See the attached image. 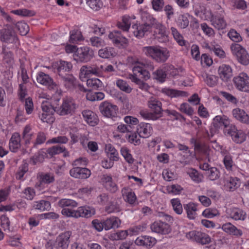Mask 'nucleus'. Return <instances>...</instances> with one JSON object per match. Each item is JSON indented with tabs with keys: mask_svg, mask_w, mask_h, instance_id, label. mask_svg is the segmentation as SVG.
Segmentation results:
<instances>
[{
	"mask_svg": "<svg viewBox=\"0 0 249 249\" xmlns=\"http://www.w3.org/2000/svg\"><path fill=\"white\" fill-rule=\"evenodd\" d=\"M108 37L112 40L113 43L116 45H120L123 46L124 45H126L128 44L127 39L122 36L119 37L115 35L114 36L113 34H109Z\"/></svg>",
	"mask_w": 249,
	"mask_h": 249,
	"instance_id": "31",
	"label": "nucleus"
},
{
	"mask_svg": "<svg viewBox=\"0 0 249 249\" xmlns=\"http://www.w3.org/2000/svg\"><path fill=\"white\" fill-rule=\"evenodd\" d=\"M129 78L132 82L138 85L139 88L142 89L147 90L149 88V86L147 84L143 82L138 78V75H136V74H129Z\"/></svg>",
	"mask_w": 249,
	"mask_h": 249,
	"instance_id": "30",
	"label": "nucleus"
},
{
	"mask_svg": "<svg viewBox=\"0 0 249 249\" xmlns=\"http://www.w3.org/2000/svg\"><path fill=\"white\" fill-rule=\"evenodd\" d=\"M36 80L39 83L47 86L50 89H54L56 86V84L53 82V79L48 74L43 72L38 73Z\"/></svg>",
	"mask_w": 249,
	"mask_h": 249,
	"instance_id": "18",
	"label": "nucleus"
},
{
	"mask_svg": "<svg viewBox=\"0 0 249 249\" xmlns=\"http://www.w3.org/2000/svg\"><path fill=\"white\" fill-rule=\"evenodd\" d=\"M148 106L152 111L149 112L147 110H142L140 112L141 116L145 119L156 120L162 116L161 103L157 99L151 97L148 102Z\"/></svg>",
	"mask_w": 249,
	"mask_h": 249,
	"instance_id": "2",
	"label": "nucleus"
},
{
	"mask_svg": "<svg viewBox=\"0 0 249 249\" xmlns=\"http://www.w3.org/2000/svg\"><path fill=\"white\" fill-rule=\"evenodd\" d=\"M179 110L181 112H183L189 116L192 115L194 113L193 108L191 107L188 103H183L181 104L179 107Z\"/></svg>",
	"mask_w": 249,
	"mask_h": 249,
	"instance_id": "59",
	"label": "nucleus"
},
{
	"mask_svg": "<svg viewBox=\"0 0 249 249\" xmlns=\"http://www.w3.org/2000/svg\"><path fill=\"white\" fill-rule=\"evenodd\" d=\"M59 76L61 77L65 86L67 88H72L75 86L76 79L72 74L66 73L61 74Z\"/></svg>",
	"mask_w": 249,
	"mask_h": 249,
	"instance_id": "27",
	"label": "nucleus"
},
{
	"mask_svg": "<svg viewBox=\"0 0 249 249\" xmlns=\"http://www.w3.org/2000/svg\"><path fill=\"white\" fill-rule=\"evenodd\" d=\"M186 236L202 245L209 244L211 241V238L209 235L201 231H192L187 233Z\"/></svg>",
	"mask_w": 249,
	"mask_h": 249,
	"instance_id": "14",
	"label": "nucleus"
},
{
	"mask_svg": "<svg viewBox=\"0 0 249 249\" xmlns=\"http://www.w3.org/2000/svg\"><path fill=\"white\" fill-rule=\"evenodd\" d=\"M171 30L174 39L177 41L178 43L181 46H185V41L184 40L182 36L178 31L177 29L174 27H172Z\"/></svg>",
	"mask_w": 249,
	"mask_h": 249,
	"instance_id": "37",
	"label": "nucleus"
},
{
	"mask_svg": "<svg viewBox=\"0 0 249 249\" xmlns=\"http://www.w3.org/2000/svg\"><path fill=\"white\" fill-rule=\"evenodd\" d=\"M115 52L112 48H105L99 50L98 54L103 58H109L115 55Z\"/></svg>",
	"mask_w": 249,
	"mask_h": 249,
	"instance_id": "32",
	"label": "nucleus"
},
{
	"mask_svg": "<svg viewBox=\"0 0 249 249\" xmlns=\"http://www.w3.org/2000/svg\"><path fill=\"white\" fill-rule=\"evenodd\" d=\"M213 26L218 30L223 29L226 27V23L223 18L215 17L212 20Z\"/></svg>",
	"mask_w": 249,
	"mask_h": 249,
	"instance_id": "35",
	"label": "nucleus"
},
{
	"mask_svg": "<svg viewBox=\"0 0 249 249\" xmlns=\"http://www.w3.org/2000/svg\"><path fill=\"white\" fill-rule=\"evenodd\" d=\"M72 65L70 62L65 61H60L59 64L57 68V71L59 75L67 73L66 72L70 71L72 69Z\"/></svg>",
	"mask_w": 249,
	"mask_h": 249,
	"instance_id": "28",
	"label": "nucleus"
},
{
	"mask_svg": "<svg viewBox=\"0 0 249 249\" xmlns=\"http://www.w3.org/2000/svg\"><path fill=\"white\" fill-rule=\"evenodd\" d=\"M152 232L162 235L168 234L171 231V228L169 224L160 220L153 223L150 226Z\"/></svg>",
	"mask_w": 249,
	"mask_h": 249,
	"instance_id": "13",
	"label": "nucleus"
},
{
	"mask_svg": "<svg viewBox=\"0 0 249 249\" xmlns=\"http://www.w3.org/2000/svg\"><path fill=\"white\" fill-rule=\"evenodd\" d=\"M70 174L76 178L87 179L90 177L91 172L87 168L75 167L70 170Z\"/></svg>",
	"mask_w": 249,
	"mask_h": 249,
	"instance_id": "16",
	"label": "nucleus"
},
{
	"mask_svg": "<svg viewBox=\"0 0 249 249\" xmlns=\"http://www.w3.org/2000/svg\"><path fill=\"white\" fill-rule=\"evenodd\" d=\"M95 211L89 207H79L77 210L70 208L63 209L61 213L63 215L78 218L79 217H90L94 214Z\"/></svg>",
	"mask_w": 249,
	"mask_h": 249,
	"instance_id": "4",
	"label": "nucleus"
},
{
	"mask_svg": "<svg viewBox=\"0 0 249 249\" xmlns=\"http://www.w3.org/2000/svg\"><path fill=\"white\" fill-rule=\"evenodd\" d=\"M20 136L18 133H14L10 140L9 148L10 150L15 152L20 146Z\"/></svg>",
	"mask_w": 249,
	"mask_h": 249,
	"instance_id": "24",
	"label": "nucleus"
},
{
	"mask_svg": "<svg viewBox=\"0 0 249 249\" xmlns=\"http://www.w3.org/2000/svg\"><path fill=\"white\" fill-rule=\"evenodd\" d=\"M226 212L231 218L235 220L244 221L246 218V212L238 208L227 209Z\"/></svg>",
	"mask_w": 249,
	"mask_h": 249,
	"instance_id": "20",
	"label": "nucleus"
},
{
	"mask_svg": "<svg viewBox=\"0 0 249 249\" xmlns=\"http://www.w3.org/2000/svg\"><path fill=\"white\" fill-rule=\"evenodd\" d=\"M71 232L67 231L60 234L56 239L54 246L56 249H67Z\"/></svg>",
	"mask_w": 249,
	"mask_h": 249,
	"instance_id": "15",
	"label": "nucleus"
},
{
	"mask_svg": "<svg viewBox=\"0 0 249 249\" xmlns=\"http://www.w3.org/2000/svg\"><path fill=\"white\" fill-rule=\"evenodd\" d=\"M103 71V66L102 65H93L92 66H83L80 69L81 77H89L91 75L99 76Z\"/></svg>",
	"mask_w": 249,
	"mask_h": 249,
	"instance_id": "11",
	"label": "nucleus"
},
{
	"mask_svg": "<svg viewBox=\"0 0 249 249\" xmlns=\"http://www.w3.org/2000/svg\"><path fill=\"white\" fill-rule=\"evenodd\" d=\"M231 49L240 63L245 66L249 64V55L241 45L237 43L232 44Z\"/></svg>",
	"mask_w": 249,
	"mask_h": 249,
	"instance_id": "7",
	"label": "nucleus"
},
{
	"mask_svg": "<svg viewBox=\"0 0 249 249\" xmlns=\"http://www.w3.org/2000/svg\"><path fill=\"white\" fill-rule=\"evenodd\" d=\"M116 85L121 90L126 93H129L132 90V89L127 84L126 82L124 80L121 79L118 80L116 81Z\"/></svg>",
	"mask_w": 249,
	"mask_h": 249,
	"instance_id": "50",
	"label": "nucleus"
},
{
	"mask_svg": "<svg viewBox=\"0 0 249 249\" xmlns=\"http://www.w3.org/2000/svg\"><path fill=\"white\" fill-rule=\"evenodd\" d=\"M40 181L41 183L50 184L54 182V177L51 173L42 174L40 176Z\"/></svg>",
	"mask_w": 249,
	"mask_h": 249,
	"instance_id": "43",
	"label": "nucleus"
},
{
	"mask_svg": "<svg viewBox=\"0 0 249 249\" xmlns=\"http://www.w3.org/2000/svg\"><path fill=\"white\" fill-rule=\"evenodd\" d=\"M99 109L101 113L104 117L111 118L114 120H117L119 118V117L117 116L118 108L116 105L105 101L100 104Z\"/></svg>",
	"mask_w": 249,
	"mask_h": 249,
	"instance_id": "8",
	"label": "nucleus"
},
{
	"mask_svg": "<svg viewBox=\"0 0 249 249\" xmlns=\"http://www.w3.org/2000/svg\"><path fill=\"white\" fill-rule=\"evenodd\" d=\"M128 234V231H121L110 234L109 236V238L112 240H122L125 238Z\"/></svg>",
	"mask_w": 249,
	"mask_h": 249,
	"instance_id": "39",
	"label": "nucleus"
},
{
	"mask_svg": "<svg viewBox=\"0 0 249 249\" xmlns=\"http://www.w3.org/2000/svg\"><path fill=\"white\" fill-rule=\"evenodd\" d=\"M28 171V164L27 162L23 163L18 168L16 174V178L20 179Z\"/></svg>",
	"mask_w": 249,
	"mask_h": 249,
	"instance_id": "54",
	"label": "nucleus"
},
{
	"mask_svg": "<svg viewBox=\"0 0 249 249\" xmlns=\"http://www.w3.org/2000/svg\"><path fill=\"white\" fill-rule=\"evenodd\" d=\"M145 54L158 63H164L169 58V52L165 48L159 46H147L143 48Z\"/></svg>",
	"mask_w": 249,
	"mask_h": 249,
	"instance_id": "3",
	"label": "nucleus"
},
{
	"mask_svg": "<svg viewBox=\"0 0 249 249\" xmlns=\"http://www.w3.org/2000/svg\"><path fill=\"white\" fill-rule=\"evenodd\" d=\"M94 56L93 51L89 47L77 48L74 59L83 63L89 61Z\"/></svg>",
	"mask_w": 249,
	"mask_h": 249,
	"instance_id": "10",
	"label": "nucleus"
},
{
	"mask_svg": "<svg viewBox=\"0 0 249 249\" xmlns=\"http://www.w3.org/2000/svg\"><path fill=\"white\" fill-rule=\"evenodd\" d=\"M90 41L92 46L100 47L105 45L104 41L97 36H94L90 38Z\"/></svg>",
	"mask_w": 249,
	"mask_h": 249,
	"instance_id": "61",
	"label": "nucleus"
},
{
	"mask_svg": "<svg viewBox=\"0 0 249 249\" xmlns=\"http://www.w3.org/2000/svg\"><path fill=\"white\" fill-rule=\"evenodd\" d=\"M154 78L162 83L165 81L167 74L165 73L163 69H158L153 73Z\"/></svg>",
	"mask_w": 249,
	"mask_h": 249,
	"instance_id": "48",
	"label": "nucleus"
},
{
	"mask_svg": "<svg viewBox=\"0 0 249 249\" xmlns=\"http://www.w3.org/2000/svg\"><path fill=\"white\" fill-rule=\"evenodd\" d=\"M218 75L220 78L224 82H228L231 80L232 76V70L231 66L226 64H222L219 67L218 70Z\"/></svg>",
	"mask_w": 249,
	"mask_h": 249,
	"instance_id": "17",
	"label": "nucleus"
},
{
	"mask_svg": "<svg viewBox=\"0 0 249 249\" xmlns=\"http://www.w3.org/2000/svg\"><path fill=\"white\" fill-rule=\"evenodd\" d=\"M138 65L135 66L133 68V74L138 75V77H141L146 80L150 78V74L148 70H153L154 66L150 61L142 60L138 62Z\"/></svg>",
	"mask_w": 249,
	"mask_h": 249,
	"instance_id": "5",
	"label": "nucleus"
},
{
	"mask_svg": "<svg viewBox=\"0 0 249 249\" xmlns=\"http://www.w3.org/2000/svg\"><path fill=\"white\" fill-rule=\"evenodd\" d=\"M183 207L185 210L187 217L190 219H194L196 215V205L194 203H189L184 204Z\"/></svg>",
	"mask_w": 249,
	"mask_h": 249,
	"instance_id": "26",
	"label": "nucleus"
},
{
	"mask_svg": "<svg viewBox=\"0 0 249 249\" xmlns=\"http://www.w3.org/2000/svg\"><path fill=\"white\" fill-rule=\"evenodd\" d=\"M12 12L16 15L22 16L23 17H32L35 15V13L33 11L27 10L26 9H21L13 10Z\"/></svg>",
	"mask_w": 249,
	"mask_h": 249,
	"instance_id": "52",
	"label": "nucleus"
},
{
	"mask_svg": "<svg viewBox=\"0 0 249 249\" xmlns=\"http://www.w3.org/2000/svg\"><path fill=\"white\" fill-rule=\"evenodd\" d=\"M222 228L224 231L230 234L235 236H241L242 235V231L237 229L231 223H227L223 224Z\"/></svg>",
	"mask_w": 249,
	"mask_h": 249,
	"instance_id": "25",
	"label": "nucleus"
},
{
	"mask_svg": "<svg viewBox=\"0 0 249 249\" xmlns=\"http://www.w3.org/2000/svg\"><path fill=\"white\" fill-rule=\"evenodd\" d=\"M104 223L105 230L107 231L118 228L121 224V220L117 217L112 216L104 220Z\"/></svg>",
	"mask_w": 249,
	"mask_h": 249,
	"instance_id": "23",
	"label": "nucleus"
},
{
	"mask_svg": "<svg viewBox=\"0 0 249 249\" xmlns=\"http://www.w3.org/2000/svg\"><path fill=\"white\" fill-rule=\"evenodd\" d=\"M105 210L108 213L119 212L121 211L120 205L116 202H110L109 205L105 207Z\"/></svg>",
	"mask_w": 249,
	"mask_h": 249,
	"instance_id": "47",
	"label": "nucleus"
},
{
	"mask_svg": "<svg viewBox=\"0 0 249 249\" xmlns=\"http://www.w3.org/2000/svg\"><path fill=\"white\" fill-rule=\"evenodd\" d=\"M82 35L78 30H73L71 32L69 41L71 43H77L78 41L82 40Z\"/></svg>",
	"mask_w": 249,
	"mask_h": 249,
	"instance_id": "45",
	"label": "nucleus"
},
{
	"mask_svg": "<svg viewBox=\"0 0 249 249\" xmlns=\"http://www.w3.org/2000/svg\"><path fill=\"white\" fill-rule=\"evenodd\" d=\"M122 156L129 163H132L134 162V159L132 155L130 154L129 150L125 147H122L121 150Z\"/></svg>",
	"mask_w": 249,
	"mask_h": 249,
	"instance_id": "60",
	"label": "nucleus"
},
{
	"mask_svg": "<svg viewBox=\"0 0 249 249\" xmlns=\"http://www.w3.org/2000/svg\"><path fill=\"white\" fill-rule=\"evenodd\" d=\"M33 207L35 209L44 211L45 210H49L50 209L51 204L48 201L42 200L39 202H36Z\"/></svg>",
	"mask_w": 249,
	"mask_h": 249,
	"instance_id": "36",
	"label": "nucleus"
},
{
	"mask_svg": "<svg viewBox=\"0 0 249 249\" xmlns=\"http://www.w3.org/2000/svg\"><path fill=\"white\" fill-rule=\"evenodd\" d=\"M171 203L174 211L177 214H181L183 211V209L179 199L178 198L172 199L171 200Z\"/></svg>",
	"mask_w": 249,
	"mask_h": 249,
	"instance_id": "51",
	"label": "nucleus"
},
{
	"mask_svg": "<svg viewBox=\"0 0 249 249\" xmlns=\"http://www.w3.org/2000/svg\"><path fill=\"white\" fill-rule=\"evenodd\" d=\"M143 23L142 24H134L132 26L134 35L138 38L144 36L147 32H151L152 29L157 27L159 22L151 15L148 13H144L142 15Z\"/></svg>",
	"mask_w": 249,
	"mask_h": 249,
	"instance_id": "1",
	"label": "nucleus"
},
{
	"mask_svg": "<svg viewBox=\"0 0 249 249\" xmlns=\"http://www.w3.org/2000/svg\"><path fill=\"white\" fill-rule=\"evenodd\" d=\"M76 108V104L70 99H64L60 105H57L55 107L56 112L61 116L72 115Z\"/></svg>",
	"mask_w": 249,
	"mask_h": 249,
	"instance_id": "6",
	"label": "nucleus"
},
{
	"mask_svg": "<svg viewBox=\"0 0 249 249\" xmlns=\"http://www.w3.org/2000/svg\"><path fill=\"white\" fill-rule=\"evenodd\" d=\"M25 108L26 112L28 114H30L32 113L34 106L31 98L28 97L25 99Z\"/></svg>",
	"mask_w": 249,
	"mask_h": 249,
	"instance_id": "63",
	"label": "nucleus"
},
{
	"mask_svg": "<svg viewBox=\"0 0 249 249\" xmlns=\"http://www.w3.org/2000/svg\"><path fill=\"white\" fill-rule=\"evenodd\" d=\"M82 114L85 121L89 125L95 126L98 123L99 120L97 115L91 110H84L82 111Z\"/></svg>",
	"mask_w": 249,
	"mask_h": 249,
	"instance_id": "22",
	"label": "nucleus"
},
{
	"mask_svg": "<svg viewBox=\"0 0 249 249\" xmlns=\"http://www.w3.org/2000/svg\"><path fill=\"white\" fill-rule=\"evenodd\" d=\"M0 40L5 43L14 44L18 41V38L13 28L6 25L0 30Z\"/></svg>",
	"mask_w": 249,
	"mask_h": 249,
	"instance_id": "9",
	"label": "nucleus"
},
{
	"mask_svg": "<svg viewBox=\"0 0 249 249\" xmlns=\"http://www.w3.org/2000/svg\"><path fill=\"white\" fill-rule=\"evenodd\" d=\"M246 135L241 130H238L231 137L232 140L237 143H241L246 140Z\"/></svg>",
	"mask_w": 249,
	"mask_h": 249,
	"instance_id": "42",
	"label": "nucleus"
},
{
	"mask_svg": "<svg viewBox=\"0 0 249 249\" xmlns=\"http://www.w3.org/2000/svg\"><path fill=\"white\" fill-rule=\"evenodd\" d=\"M164 92L167 95L171 97L186 96L187 95V93L185 91L178 90L174 89H164Z\"/></svg>",
	"mask_w": 249,
	"mask_h": 249,
	"instance_id": "38",
	"label": "nucleus"
},
{
	"mask_svg": "<svg viewBox=\"0 0 249 249\" xmlns=\"http://www.w3.org/2000/svg\"><path fill=\"white\" fill-rule=\"evenodd\" d=\"M106 150L110 160L114 161L118 160V153L114 147L109 144L107 146Z\"/></svg>",
	"mask_w": 249,
	"mask_h": 249,
	"instance_id": "46",
	"label": "nucleus"
},
{
	"mask_svg": "<svg viewBox=\"0 0 249 249\" xmlns=\"http://www.w3.org/2000/svg\"><path fill=\"white\" fill-rule=\"evenodd\" d=\"M188 174L194 181L199 183L202 181L203 175L199 173L196 169H191L188 171Z\"/></svg>",
	"mask_w": 249,
	"mask_h": 249,
	"instance_id": "40",
	"label": "nucleus"
},
{
	"mask_svg": "<svg viewBox=\"0 0 249 249\" xmlns=\"http://www.w3.org/2000/svg\"><path fill=\"white\" fill-rule=\"evenodd\" d=\"M16 27L22 36H25L29 31V26L23 21H18L16 23Z\"/></svg>",
	"mask_w": 249,
	"mask_h": 249,
	"instance_id": "41",
	"label": "nucleus"
},
{
	"mask_svg": "<svg viewBox=\"0 0 249 249\" xmlns=\"http://www.w3.org/2000/svg\"><path fill=\"white\" fill-rule=\"evenodd\" d=\"M87 3L90 8L94 11L100 10L103 7V3L101 0H86Z\"/></svg>",
	"mask_w": 249,
	"mask_h": 249,
	"instance_id": "34",
	"label": "nucleus"
},
{
	"mask_svg": "<svg viewBox=\"0 0 249 249\" xmlns=\"http://www.w3.org/2000/svg\"><path fill=\"white\" fill-rule=\"evenodd\" d=\"M66 149L64 146H60L59 145L53 146L47 150V153L43 152L44 156H46L47 154H49L51 157H53V155L61 153L63 152H65Z\"/></svg>",
	"mask_w": 249,
	"mask_h": 249,
	"instance_id": "33",
	"label": "nucleus"
},
{
	"mask_svg": "<svg viewBox=\"0 0 249 249\" xmlns=\"http://www.w3.org/2000/svg\"><path fill=\"white\" fill-rule=\"evenodd\" d=\"M87 85L88 87L91 88L92 89H99L103 87V83L98 78H90L87 80Z\"/></svg>",
	"mask_w": 249,
	"mask_h": 249,
	"instance_id": "29",
	"label": "nucleus"
},
{
	"mask_svg": "<svg viewBox=\"0 0 249 249\" xmlns=\"http://www.w3.org/2000/svg\"><path fill=\"white\" fill-rule=\"evenodd\" d=\"M178 24L181 28H186L189 25V20L187 17L184 15H180L178 18Z\"/></svg>",
	"mask_w": 249,
	"mask_h": 249,
	"instance_id": "56",
	"label": "nucleus"
},
{
	"mask_svg": "<svg viewBox=\"0 0 249 249\" xmlns=\"http://www.w3.org/2000/svg\"><path fill=\"white\" fill-rule=\"evenodd\" d=\"M228 35L234 42H238L242 40V37L240 34L233 29L231 30Z\"/></svg>",
	"mask_w": 249,
	"mask_h": 249,
	"instance_id": "62",
	"label": "nucleus"
},
{
	"mask_svg": "<svg viewBox=\"0 0 249 249\" xmlns=\"http://www.w3.org/2000/svg\"><path fill=\"white\" fill-rule=\"evenodd\" d=\"M55 107L54 105H52L47 102H43L41 105L43 112L49 114H53L54 112H56Z\"/></svg>",
	"mask_w": 249,
	"mask_h": 249,
	"instance_id": "49",
	"label": "nucleus"
},
{
	"mask_svg": "<svg viewBox=\"0 0 249 249\" xmlns=\"http://www.w3.org/2000/svg\"><path fill=\"white\" fill-rule=\"evenodd\" d=\"M214 121L219 123L221 126L224 125L225 128L228 126L229 124H230V122L229 120L225 116H216L214 118Z\"/></svg>",
	"mask_w": 249,
	"mask_h": 249,
	"instance_id": "57",
	"label": "nucleus"
},
{
	"mask_svg": "<svg viewBox=\"0 0 249 249\" xmlns=\"http://www.w3.org/2000/svg\"><path fill=\"white\" fill-rule=\"evenodd\" d=\"M152 130V127L150 124L141 123L137 126V132L139 137L146 138L151 135Z\"/></svg>",
	"mask_w": 249,
	"mask_h": 249,
	"instance_id": "19",
	"label": "nucleus"
},
{
	"mask_svg": "<svg viewBox=\"0 0 249 249\" xmlns=\"http://www.w3.org/2000/svg\"><path fill=\"white\" fill-rule=\"evenodd\" d=\"M206 75V78L204 79V80L207 85L210 87H213L216 85L218 80V77L213 75Z\"/></svg>",
	"mask_w": 249,
	"mask_h": 249,
	"instance_id": "55",
	"label": "nucleus"
},
{
	"mask_svg": "<svg viewBox=\"0 0 249 249\" xmlns=\"http://www.w3.org/2000/svg\"><path fill=\"white\" fill-rule=\"evenodd\" d=\"M207 174L209 178L213 181L217 179L220 177L219 171L216 167H214L210 168Z\"/></svg>",
	"mask_w": 249,
	"mask_h": 249,
	"instance_id": "53",
	"label": "nucleus"
},
{
	"mask_svg": "<svg viewBox=\"0 0 249 249\" xmlns=\"http://www.w3.org/2000/svg\"><path fill=\"white\" fill-rule=\"evenodd\" d=\"M232 113L237 120L243 123L249 124V116L244 110L236 108L232 110Z\"/></svg>",
	"mask_w": 249,
	"mask_h": 249,
	"instance_id": "21",
	"label": "nucleus"
},
{
	"mask_svg": "<svg viewBox=\"0 0 249 249\" xmlns=\"http://www.w3.org/2000/svg\"><path fill=\"white\" fill-rule=\"evenodd\" d=\"M237 131H238L237 128L235 125L232 124H229V125L226 127L224 130L225 135L231 136V137L234 135Z\"/></svg>",
	"mask_w": 249,
	"mask_h": 249,
	"instance_id": "64",
	"label": "nucleus"
},
{
	"mask_svg": "<svg viewBox=\"0 0 249 249\" xmlns=\"http://www.w3.org/2000/svg\"><path fill=\"white\" fill-rule=\"evenodd\" d=\"M219 214V213L216 209H206L202 213V215L207 218H212Z\"/></svg>",
	"mask_w": 249,
	"mask_h": 249,
	"instance_id": "58",
	"label": "nucleus"
},
{
	"mask_svg": "<svg viewBox=\"0 0 249 249\" xmlns=\"http://www.w3.org/2000/svg\"><path fill=\"white\" fill-rule=\"evenodd\" d=\"M59 206L64 208L66 207H75L77 206V203L72 199H62L58 203Z\"/></svg>",
	"mask_w": 249,
	"mask_h": 249,
	"instance_id": "44",
	"label": "nucleus"
},
{
	"mask_svg": "<svg viewBox=\"0 0 249 249\" xmlns=\"http://www.w3.org/2000/svg\"><path fill=\"white\" fill-rule=\"evenodd\" d=\"M233 81L238 90L243 92H249V77L246 73H240L233 78Z\"/></svg>",
	"mask_w": 249,
	"mask_h": 249,
	"instance_id": "12",
	"label": "nucleus"
}]
</instances>
